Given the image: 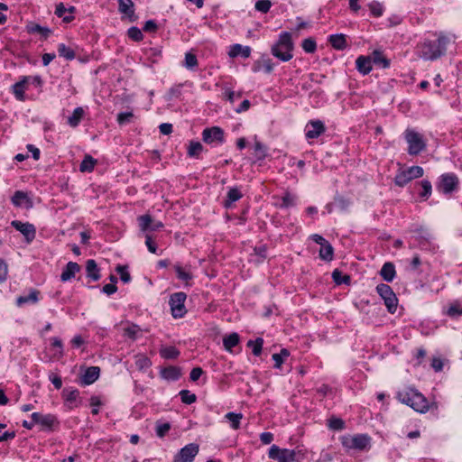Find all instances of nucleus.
I'll return each mask as SVG.
<instances>
[{"instance_id":"obj_1","label":"nucleus","mask_w":462,"mask_h":462,"mask_svg":"<svg viewBox=\"0 0 462 462\" xmlns=\"http://www.w3.org/2000/svg\"><path fill=\"white\" fill-rule=\"evenodd\" d=\"M449 39L440 34L436 41L425 40L418 45L419 56L425 60H435L445 55Z\"/></svg>"},{"instance_id":"obj_2","label":"nucleus","mask_w":462,"mask_h":462,"mask_svg":"<svg viewBox=\"0 0 462 462\" xmlns=\"http://www.w3.org/2000/svg\"><path fill=\"white\" fill-rule=\"evenodd\" d=\"M397 399L420 413L428 411L430 407L428 400L414 388L399 391L397 393Z\"/></svg>"},{"instance_id":"obj_3","label":"nucleus","mask_w":462,"mask_h":462,"mask_svg":"<svg viewBox=\"0 0 462 462\" xmlns=\"http://www.w3.org/2000/svg\"><path fill=\"white\" fill-rule=\"evenodd\" d=\"M294 48L291 35L288 32H282L275 44L272 46V54L282 61H289L292 59Z\"/></svg>"},{"instance_id":"obj_4","label":"nucleus","mask_w":462,"mask_h":462,"mask_svg":"<svg viewBox=\"0 0 462 462\" xmlns=\"http://www.w3.org/2000/svg\"><path fill=\"white\" fill-rule=\"evenodd\" d=\"M404 138L408 143V153L410 155H418L426 149V143L420 134L413 129H406Z\"/></svg>"},{"instance_id":"obj_5","label":"nucleus","mask_w":462,"mask_h":462,"mask_svg":"<svg viewBox=\"0 0 462 462\" xmlns=\"http://www.w3.org/2000/svg\"><path fill=\"white\" fill-rule=\"evenodd\" d=\"M424 171L420 166H411L406 170L397 172L394 177V183L399 187H404L413 179H418L423 176Z\"/></svg>"},{"instance_id":"obj_6","label":"nucleus","mask_w":462,"mask_h":462,"mask_svg":"<svg viewBox=\"0 0 462 462\" xmlns=\"http://www.w3.org/2000/svg\"><path fill=\"white\" fill-rule=\"evenodd\" d=\"M458 178L454 173H444L440 175L438 183L436 184V188L439 192L443 194H450L458 187Z\"/></svg>"},{"instance_id":"obj_7","label":"nucleus","mask_w":462,"mask_h":462,"mask_svg":"<svg viewBox=\"0 0 462 462\" xmlns=\"http://www.w3.org/2000/svg\"><path fill=\"white\" fill-rule=\"evenodd\" d=\"M187 295L185 292L180 291L171 295L169 304L171 306V314L174 318H182L186 313L185 300Z\"/></svg>"},{"instance_id":"obj_8","label":"nucleus","mask_w":462,"mask_h":462,"mask_svg":"<svg viewBox=\"0 0 462 462\" xmlns=\"http://www.w3.org/2000/svg\"><path fill=\"white\" fill-rule=\"evenodd\" d=\"M371 438L366 434H357L353 437H345L342 444L346 448L365 450L370 445Z\"/></svg>"},{"instance_id":"obj_9","label":"nucleus","mask_w":462,"mask_h":462,"mask_svg":"<svg viewBox=\"0 0 462 462\" xmlns=\"http://www.w3.org/2000/svg\"><path fill=\"white\" fill-rule=\"evenodd\" d=\"M199 450V446L196 443H189L180 448L174 456L173 462H192Z\"/></svg>"},{"instance_id":"obj_10","label":"nucleus","mask_w":462,"mask_h":462,"mask_svg":"<svg viewBox=\"0 0 462 462\" xmlns=\"http://www.w3.org/2000/svg\"><path fill=\"white\" fill-rule=\"evenodd\" d=\"M11 226L23 235L25 241L28 244L34 240L36 236V228L32 224L29 222L23 223L19 220H13L11 222Z\"/></svg>"},{"instance_id":"obj_11","label":"nucleus","mask_w":462,"mask_h":462,"mask_svg":"<svg viewBox=\"0 0 462 462\" xmlns=\"http://www.w3.org/2000/svg\"><path fill=\"white\" fill-rule=\"evenodd\" d=\"M271 459L277 460L278 462H295L294 457L289 448H280L276 445H273L268 452Z\"/></svg>"},{"instance_id":"obj_12","label":"nucleus","mask_w":462,"mask_h":462,"mask_svg":"<svg viewBox=\"0 0 462 462\" xmlns=\"http://www.w3.org/2000/svg\"><path fill=\"white\" fill-rule=\"evenodd\" d=\"M118 12L123 14L122 19H128L129 22L134 23L137 20L135 14L134 4L132 0H117Z\"/></svg>"},{"instance_id":"obj_13","label":"nucleus","mask_w":462,"mask_h":462,"mask_svg":"<svg viewBox=\"0 0 462 462\" xmlns=\"http://www.w3.org/2000/svg\"><path fill=\"white\" fill-rule=\"evenodd\" d=\"M202 139L207 143L213 142L222 143L224 142V131L218 126L206 128L202 132Z\"/></svg>"},{"instance_id":"obj_14","label":"nucleus","mask_w":462,"mask_h":462,"mask_svg":"<svg viewBox=\"0 0 462 462\" xmlns=\"http://www.w3.org/2000/svg\"><path fill=\"white\" fill-rule=\"evenodd\" d=\"M99 374L100 368L98 366H89L79 376L78 383L82 386L90 385L98 379Z\"/></svg>"},{"instance_id":"obj_15","label":"nucleus","mask_w":462,"mask_h":462,"mask_svg":"<svg viewBox=\"0 0 462 462\" xmlns=\"http://www.w3.org/2000/svg\"><path fill=\"white\" fill-rule=\"evenodd\" d=\"M306 138L308 139H315L321 135L325 131L326 127L322 121L320 120H311L308 123L306 126Z\"/></svg>"},{"instance_id":"obj_16","label":"nucleus","mask_w":462,"mask_h":462,"mask_svg":"<svg viewBox=\"0 0 462 462\" xmlns=\"http://www.w3.org/2000/svg\"><path fill=\"white\" fill-rule=\"evenodd\" d=\"M81 266L76 262H69L62 270L60 274L61 282H68L76 277V274L79 273Z\"/></svg>"},{"instance_id":"obj_17","label":"nucleus","mask_w":462,"mask_h":462,"mask_svg":"<svg viewBox=\"0 0 462 462\" xmlns=\"http://www.w3.org/2000/svg\"><path fill=\"white\" fill-rule=\"evenodd\" d=\"M372 56H359L356 60V69L363 75H367L372 70Z\"/></svg>"},{"instance_id":"obj_18","label":"nucleus","mask_w":462,"mask_h":462,"mask_svg":"<svg viewBox=\"0 0 462 462\" xmlns=\"http://www.w3.org/2000/svg\"><path fill=\"white\" fill-rule=\"evenodd\" d=\"M11 200L15 207H22L23 204H25L26 208L32 207V199L28 197L27 193L22 190L15 191Z\"/></svg>"},{"instance_id":"obj_19","label":"nucleus","mask_w":462,"mask_h":462,"mask_svg":"<svg viewBox=\"0 0 462 462\" xmlns=\"http://www.w3.org/2000/svg\"><path fill=\"white\" fill-rule=\"evenodd\" d=\"M31 77L24 76L13 86L14 97L17 100L23 101L25 99L24 91Z\"/></svg>"},{"instance_id":"obj_20","label":"nucleus","mask_w":462,"mask_h":462,"mask_svg":"<svg viewBox=\"0 0 462 462\" xmlns=\"http://www.w3.org/2000/svg\"><path fill=\"white\" fill-rule=\"evenodd\" d=\"M86 273L87 277L93 282H97L101 278L100 269L94 259H88L86 262Z\"/></svg>"},{"instance_id":"obj_21","label":"nucleus","mask_w":462,"mask_h":462,"mask_svg":"<svg viewBox=\"0 0 462 462\" xmlns=\"http://www.w3.org/2000/svg\"><path fill=\"white\" fill-rule=\"evenodd\" d=\"M160 374L165 380L177 381L181 375V370L180 367L170 365L162 368Z\"/></svg>"},{"instance_id":"obj_22","label":"nucleus","mask_w":462,"mask_h":462,"mask_svg":"<svg viewBox=\"0 0 462 462\" xmlns=\"http://www.w3.org/2000/svg\"><path fill=\"white\" fill-rule=\"evenodd\" d=\"M26 32L31 34L40 33L44 40H46L51 32L50 28L32 22L26 24Z\"/></svg>"},{"instance_id":"obj_23","label":"nucleus","mask_w":462,"mask_h":462,"mask_svg":"<svg viewBox=\"0 0 462 462\" xmlns=\"http://www.w3.org/2000/svg\"><path fill=\"white\" fill-rule=\"evenodd\" d=\"M379 273L383 281L387 282H393L396 275L394 264L391 262L384 263Z\"/></svg>"},{"instance_id":"obj_24","label":"nucleus","mask_w":462,"mask_h":462,"mask_svg":"<svg viewBox=\"0 0 462 462\" xmlns=\"http://www.w3.org/2000/svg\"><path fill=\"white\" fill-rule=\"evenodd\" d=\"M42 429L52 431L60 424L57 417L53 414H43L39 423Z\"/></svg>"},{"instance_id":"obj_25","label":"nucleus","mask_w":462,"mask_h":462,"mask_svg":"<svg viewBox=\"0 0 462 462\" xmlns=\"http://www.w3.org/2000/svg\"><path fill=\"white\" fill-rule=\"evenodd\" d=\"M40 291L36 289H31L30 293L27 296H19L16 299L17 306L21 307L25 303H32L35 304L39 301Z\"/></svg>"},{"instance_id":"obj_26","label":"nucleus","mask_w":462,"mask_h":462,"mask_svg":"<svg viewBox=\"0 0 462 462\" xmlns=\"http://www.w3.org/2000/svg\"><path fill=\"white\" fill-rule=\"evenodd\" d=\"M328 42L334 49L338 51H343L347 46L346 35L342 33L330 35Z\"/></svg>"},{"instance_id":"obj_27","label":"nucleus","mask_w":462,"mask_h":462,"mask_svg":"<svg viewBox=\"0 0 462 462\" xmlns=\"http://www.w3.org/2000/svg\"><path fill=\"white\" fill-rule=\"evenodd\" d=\"M251 54V48L248 46L243 47L241 44H234L228 52V55L232 58L241 55L243 58H248Z\"/></svg>"},{"instance_id":"obj_28","label":"nucleus","mask_w":462,"mask_h":462,"mask_svg":"<svg viewBox=\"0 0 462 462\" xmlns=\"http://www.w3.org/2000/svg\"><path fill=\"white\" fill-rule=\"evenodd\" d=\"M242 193L237 188H231L226 195V199L224 201V207L229 208L233 203L239 200L242 198Z\"/></svg>"},{"instance_id":"obj_29","label":"nucleus","mask_w":462,"mask_h":462,"mask_svg":"<svg viewBox=\"0 0 462 462\" xmlns=\"http://www.w3.org/2000/svg\"><path fill=\"white\" fill-rule=\"evenodd\" d=\"M319 255L320 259L326 262H331L334 257V248L328 241V244L320 246Z\"/></svg>"},{"instance_id":"obj_30","label":"nucleus","mask_w":462,"mask_h":462,"mask_svg":"<svg viewBox=\"0 0 462 462\" xmlns=\"http://www.w3.org/2000/svg\"><path fill=\"white\" fill-rule=\"evenodd\" d=\"M240 340L239 335L236 332L229 334L223 338V345L226 350L231 352L232 348L238 345Z\"/></svg>"},{"instance_id":"obj_31","label":"nucleus","mask_w":462,"mask_h":462,"mask_svg":"<svg viewBox=\"0 0 462 462\" xmlns=\"http://www.w3.org/2000/svg\"><path fill=\"white\" fill-rule=\"evenodd\" d=\"M85 111L82 107L74 109L72 115L68 118V124L71 127H77L84 116Z\"/></svg>"},{"instance_id":"obj_32","label":"nucleus","mask_w":462,"mask_h":462,"mask_svg":"<svg viewBox=\"0 0 462 462\" xmlns=\"http://www.w3.org/2000/svg\"><path fill=\"white\" fill-rule=\"evenodd\" d=\"M332 279H333V282L337 285H341V284L349 285L351 283V277H350V275L343 274L342 272L339 271L338 269H335L332 272Z\"/></svg>"},{"instance_id":"obj_33","label":"nucleus","mask_w":462,"mask_h":462,"mask_svg":"<svg viewBox=\"0 0 462 462\" xmlns=\"http://www.w3.org/2000/svg\"><path fill=\"white\" fill-rule=\"evenodd\" d=\"M372 60L375 65H379L383 69L389 68L390 66V60L384 57L378 50L372 52Z\"/></svg>"},{"instance_id":"obj_34","label":"nucleus","mask_w":462,"mask_h":462,"mask_svg":"<svg viewBox=\"0 0 462 462\" xmlns=\"http://www.w3.org/2000/svg\"><path fill=\"white\" fill-rule=\"evenodd\" d=\"M134 358H135V361H134L135 366L140 371H145L152 365V361L150 360V358L148 356H146L144 355H141V354L136 355Z\"/></svg>"},{"instance_id":"obj_35","label":"nucleus","mask_w":462,"mask_h":462,"mask_svg":"<svg viewBox=\"0 0 462 462\" xmlns=\"http://www.w3.org/2000/svg\"><path fill=\"white\" fill-rule=\"evenodd\" d=\"M62 397L67 402H77L79 398V391L78 389H73L69 387H66L62 390Z\"/></svg>"},{"instance_id":"obj_36","label":"nucleus","mask_w":462,"mask_h":462,"mask_svg":"<svg viewBox=\"0 0 462 462\" xmlns=\"http://www.w3.org/2000/svg\"><path fill=\"white\" fill-rule=\"evenodd\" d=\"M58 53L60 57L65 58L67 60H72L76 57V53L74 50L66 46L64 43H60L58 45Z\"/></svg>"},{"instance_id":"obj_37","label":"nucleus","mask_w":462,"mask_h":462,"mask_svg":"<svg viewBox=\"0 0 462 462\" xmlns=\"http://www.w3.org/2000/svg\"><path fill=\"white\" fill-rule=\"evenodd\" d=\"M96 160L91 155H85L83 161L79 165V170L82 172H90L94 170Z\"/></svg>"},{"instance_id":"obj_38","label":"nucleus","mask_w":462,"mask_h":462,"mask_svg":"<svg viewBox=\"0 0 462 462\" xmlns=\"http://www.w3.org/2000/svg\"><path fill=\"white\" fill-rule=\"evenodd\" d=\"M161 356L164 359H176L180 351L175 346H166L160 350Z\"/></svg>"},{"instance_id":"obj_39","label":"nucleus","mask_w":462,"mask_h":462,"mask_svg":"<svg viewBox=\"0 0 462 462\" xmlns=\"http://www.w3.org/2000/svg\"><path fill=\"white\" fill-rule=\"evenodd\" d=\"M422 190L420 192V198L421 200H427L432 192V186L430 180H423L420 182Z\"/></svg>"},{"instance_id":"obj_40","label":"nucleus","mask_w":462,"mask_h":462,"mask_svg":"<svg viewBox=\"0 0 462 462\" xmlns=\"http://www.w3.org/2000/svg\"><path fill=\"white\" fill-rule=\"evenodd\" d=\"M66 13H67V8L63 5V3H60L56 5L55 14L58 17L62 18L64 23H69L74 20V16L65 15Z\"/></svg>"},{"instance_id":"obj_41","label":"nucleus","mask_w":462,"mask_h":462,"mask_svg":"<svg viewBox=\"0 0 462 462\" xmlns=\"http://www.w3.org/2000/svg\"><path fill=\"white\" fill-rule=\"evenodd\" d=\"M263 345V339L262 337H257L255 340H249L247 342V346L252 347V352L256 356L261 355Z\"/></svg>"},{"instance_id":"obj_42","label":"nucleus","mask_w":462,"mask_h":462,"mask_svg":"<svg viewBox=\"0 0 462 462\" xmlns=\"http://www.w3.org/2000/svg\"><path fill=\"white\" fill-rule=\"evenodd\" d=\"M254 156L257 160H263L267 155L266 146L259 141H255L254 145Z\"/></svg>"},{"instance_id":"obj_43","label":"nucleus","mask_w":462,"mask_h":462,"mask_svg":"<svg viewBox=\"0 0 462 462\" xmlns=\"http://www.w3.org/2000/svg\"><path fill=\"white\" fill-rule=\"evenodd\" d=\"M290 356V352L286 348H282L280 353H275L273 355V360L274 361V367L280 368L282 365L284 359Z\"/></svg>"},{"instance_id":"obj_44","label":"nucleus","mask_w":462,"mask_h":462,"mask_svg":"<svg viewBox=\"0 0 462 462\" xmlns=\"http://www.w3.org/2000/svg\"><path fill=\"white\" fill-rule=\"evenodd\" d=\"M295 462H302L307 457V449L303 446H297L294 449H291Z\"/></svg>"},{"instance_id":"obj_45","label":"nucleus","mask_w":462,"mask_h":462,"mask_svg":"<svg viewBox=\"0 0 462 462\" xmlns=\"http://www.w3.org/2000/svg\"><path fill=\"white\" fill-rule=\"evenodd\" d=\"M203 151V145L199 142L190 141L188 147V155L189 157H198Z\"/></svg>"},{"instance_id":"obj_46","label":"nucleus","mask_w":462,"mask_h":462,"mask_svg":"<svg viewBox=\"0 0 462 462\" xmlns=\"http://www.w3.org/2000/svg\"><path fill=\"white\" fill-rule=\"evenodd\" d=\"M383 301L387 308V310L392 314L395 313L398 306V299L395 293L393 292L392 296L385 298Z\"/></svg>"},{"instance_id":"obj_47","label":"nucleus","mask_w":462,"mask_h":462,"mask_svg":"<svg viewBox=\"0 0 462 462\" xmlns=\"http://www.w3.org/2000/svg\"><path fill=\"white\" fill-rule=\"evenodd\" d=\"M225 417L231 422V427L234 430L240 428V421L243 418L242 413L227 412Z\"/></svg>"},{"instance_id":"obj_48","label":"nucleus","mask_w":462,"mask_h":462,"mask_svg":"<svg viewBox=\"0 0 462 462\" xmlns=\"http://www.w3.org/2000/svg\"><path fill=\"white\" fill-rule=\"evenodd\" d=\"M138 222L142 231L151 230L152 218L149 214L140 216L138 217Z\"/></svg>"},{"instance_id":"obj_49","label":"nucleus","mask_w":462,"mask_h":462,"mask_svg":"<svg viewBox=\"0 0 462 462\" xmlns=\"http://www.w3.org/2000/svg\"><path fill=\"white\" fill-rule=\"evenodd\" d=\"M181 402L185 404H192L197 401L195 393H191L189 390H181L179 393Z\"/></svg>"},{"instance_id":"obj_50","label":"nucleus","mask_w":462,"mask_h":462,"mask_svg":"<svg viewBox=\"0 0 462 462\" xmlns=\"http://www.w3.org/2000/svg\"><path fill=\"white\" fill-rule=\"evenodd\" d=\"M376 291L380 297L384 300L385 298L392 296L393 293V289L385 283H380L376 286Z\"/></svg>"},{"instance_id":"obj_51","label":"nucleus","mask_w":462,"mask_h":462,"mask_svg":"<svg viewBox=\"0 0 462 462\" xmlns=\"http://www.w3.org/2000/svg\"><path fill=\"white\" fill-rule=\"evenodd\" d=\"M328 421V426L330 430H342L345 428V421L340 418L331 417Z\"/></svg>"},{"instance_id":"obj_52","label":"nucleus","mask_w":462,"mask_h":462,"mask_svg":"<svg viewBox=\"0 0 462 462\" xmlns=\"http://www.w3.org/2000/svg\"><path fill=\"white\" fill-rule=\"evenodd\" d=\"M301 47L307 53H313L317 50V43L313 38H307L302 41Z\"/></svg>"},{"instance_id":"obj_53","label":"nucleus","mask_w":462,"mask_h":462,"mask_svg":"<svg viewBox=\"0 0 462 462\" xmlns=\"http://www.w3.org/2000/svg\"><path fill=\"white\" fill-rule=\"evenodd\" d=\"M184 66L188 69L193 70L198 66V59L197 56L191 52H187L185 54V62Z\"/></svg>"},{"instance_id":"obj_54","label":"nucleus","mask_w":462,"mask_h":462,"mask_svg":"<svg viewBox=\"0 0 462 462\" xmlns=\"http://www.w3.org/2000/svg\"><path fill=\"white\" fill-rule=\"evenodd\" d=\"M127 36L134 42H141L143 39L142 31L135 26L130 27L128 29Z\"/></svg>"},{"instance_id":"obj_55","label":"nucleus","mask_w":462,"mask_h":462,"mask_svg":"<svg viewBox=\"0 0 462 462\" xmlns=\"http://www.w3.org/2000/svg\"><path fill=\"white\" fill-rule=\"evenodd\" d=\"M141 331L139 326L135 324H132L131 326L125 328L124 329V335L131 338L132 340H135L137 338L138 333Z\"/></svg>"},{"instance_id":"obj_56","label":"nucleus","mask_w":462,"mask_h":462,"mask_svg":"<svg viewBox=\"0 0 462 462\" xmlns=\"http://www.w3.org/2000/svg\"><path fill=\"white\" fill-rule=\"evenodd\" d=\"M126 265H117L116 268V273L120 274V279L123 282L127 283L131 281V275L128 272Z\"/></svg>"},{"instance_id":"obj_57","label":"nucleus","mask_w":462,"mask_h":462,"mask_svg":"<svg viewBox=\"0 0 462 462\" xmlns=\"http://www.w3.org/2000/svg\"><path fill=\"white\" fill-rule=\"evenodd\" d=\"M271 6H272V3L270 0H258L254 5L255 10H257L258 12H261L263 14L268 13Z\"/></svg>"},{"instance_id":"obj_58","label":"nucleus","mask_w":462,"mask_h":462,"mask_svg":"<svg viewBox=\"0 0 462 462\" xmlns=\"http://www.w3.org/2000/svg\"><path fill=\"white\" fill-rule=\"evenodd\" d=\"M295 205V197L291 193L286 192L285 195L282 198L281 208H290Z\"/></svg>"},{"instance_id":"obj_59","label":"nucleus","mask_w":462,"mask_h":462,"mask_svg":"<svg viewBox=\"0 0 462 462\" xmlns=\"http://www.w3.org/2000/svg\"><path fill=\"white\" fill-rule=\"evenodd\" d=\"M369 9H370L372 14L375 17L381 16L383 12V5L379 2H376V1H374L371 4H369Z\"/></svg>"},{"instance_id":"obj_60","label":"nucleus","mask_w":462,"mask_h":462,"mask_svg":"<svg viewBox=\"0 0 462 462\" xmlns=\"http://www.w3.org/2000/svg\"><path fill=\"white\" fill-rule=\"evenodd\" d=\"M175 271H176V273H177V277L181 280V281H185V282H188L189 280H191L192 279V274L190 273H188V272H185L181 266L180 265H175Z\"/></svg>"},{"instance_id":"obj_61","label":"nucleus","mask_w":462,"mask_h":462,"mask_svg":"<svg viewBox=\"0 0 462 462\" xmlns=\"http://www.w3.org/2000/svg\"><path fill=\"white\" fill-rule=\"evenodd\" d=\"M181 87H182V85H178V86H175V87H172L171 88H170V90L167 93L166 99L171 100L173 98L180 97L181 95Z\"/></svg>"},{"instance_id":"obj_62","label":"nucleus","mask_w":462,"mask_h":462,"mask_svg":"<svg viewBox=\"0 0 462 462\" xmlns=\"http://www.w3.org/2000/svg\"><path fill=\"white\" fill-rule=\"evenodd\" d=\"M170 430H171V424L168 422L157 424L156 425V435L159 438H163L169 432Z\"/></svg>"},{"instance_id":"obj_63","label":"nucleus","mask_w":462,"mask_h":462,"mask_svg":"<svg viewBox=\"0 0 462 462\" xmlns=\"http://www.w3.org/2000/svg\"><path fill=\"white\" fill-rule=\"evenodd\" d=\"M134 117L132 112H122L117 115V122L119 125H125Z\"/></svg>"},{"instance_id":"obj_64","label":"nucleus","mask_w":462,"mask_h":462,"mask_svg":"<svg viewBox=\"0 0 462 462\" xmlns=\"http://www.w3.org/2000/svg\"><path fill=\"white\" fill-rule=\"evenodd\" d=\"M447 314L449 317H457V316L462 315V306H460L459 304H453V305H451L448 309Z\"/></svg>"}]
</instances>
